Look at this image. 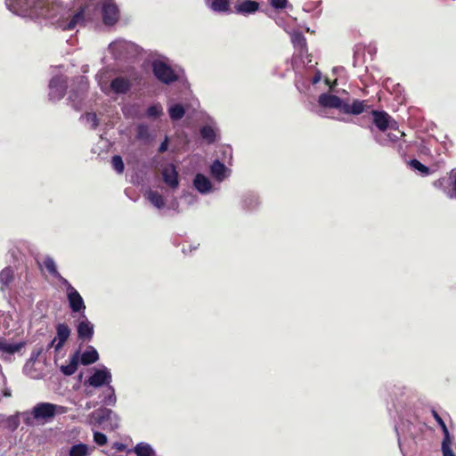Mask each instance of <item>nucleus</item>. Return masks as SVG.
<instances>
[{"mask_svg":"<svg viewBox=\"0 0 456 456\" xmlns=\"http://www.w3.org/2000/svg\"><path fill=\"white\" fill-rule=\"evenodd\" d=\"M112 448L115 449L117 452H123L126 449V445L122 443L117 442L113 444Z\"/></svg>","mask_w":456,"mask_h":456,"instance_id":"53","label":"nucleus"},{"mask_svg":"<svg viewBox=\"0 0 456 456\" xmlns=\"http://www.w3.org/2000/svg\"><path fill=\"white\" fill-rule=\"evenodd\" d=\"M44 266L53 277L59 276V272L55 261L51 256L45 257L43 261Z\"/></svg>","mask_w":456,"mask_h":456,"instance_id":"39","label":"nucleus"},{"mask_svg":"<svg viewBox=\"0 0 456 456\" xmlns=\"http://www.w3.org/2000/svg\"><path fill=\"white\" fill-rule=\"evenodd\" d=\"M322 78V73L321 71L317 70L314 76V77L312 78V84L313 85H316L317 83L320 82Z\"/></svg>","mask_w":456,"mask_h":456,"instance_id":"54","label":"nucleus"},{"mask_svg":"<svg viewBox=\"0 0 456 456\" xmlns=\"http://www.w3.org/2000/svg\"><path fill=\"white\" fill-rule=\"evenodd\" d=\"M67 299L72 313L85 314L86 305L84 299L76 289H69V292L67 293Z\"/></svg>","mask_w":456,"mask_h":456,"instance_id":"13","label":"nucleus"},{"mask_svg":"<svg viewBox=\"0 0 456 456\" xmlns=\"http://www.w3.org/2000/svg\"><path fill=\"white\" fill-rule=\"evenodd\" d=\"M108 456H117L116 452H106Z\"/></svg>","mask_w":456,"mask_h":456,"instance_id":"60","label":"nucleus"},{"mask_svg":"<svg viewBox=\"0 0 456 456\" xmlns=\"http://www.w3.org/2000/svg\"><path fill=\"white\" fill-rule=\"evenodd\" d=\"M206 5L215 12L231 13L232 10L229 0H204Z\"/></svg>","mask_w":456,"mask_h":456,"instance_id":"17","label":"nucleus"},{"mask_svg":"<svg viewBox=\"0 0 456 456\" xmlns=\"http://www.w3.org/2000/svg\"><path fill=\"white\" fill-rule=\"evenodd\" d=\"M1 378H2L3 383L4 384V376L1 375Z\"/></svg>","mask_w":456,"mask_h":456,"instance_id":"62","label":"nucleus"},{"mask_svg":"<svg viewBox=\"0 0 456 456\" xmlns=\"http://www.w3.org/2000/svg\"><path fill=\"white\" fill-rule=\"evenodd\" d=\"M107 422H109V427L110 428V423H114V419H109Z\"/></svg>","mask_w":456,"mask_h":456,"instance_id":"59","label":"nucleus"},{"mask_svg":"<svg viewBox=\"0 0 456 456\" xmlns=\"http://www.w3.org/2000/svg\"><path fill=\"white\" fill-rule=\"evenodd\" d=\"M259 8V4L256 1L252 0H246L240 4H237L234 6V10H232V12H235L237 14H251L256 12Z\"/></svg>","mask_w":456,"mask_h":456,"instance_id":"21","label":"nucleus"},{"mask_svg":"<svg viewBox=\"0 0 456 456\" xmlns=\"http://www.w3.org/2000/svg\"><path fill=\"white\" fill-rule=\"evenodd\" d=\"M144 197L158 210L165 208L166 199L158 191L149 189L145 191Z\"/></svg>","mask_w":456,"mask_h":456,"instance_id":"16","label":"nucleus"},{"mask_svg":"<svg viewBox=\"0 0 456 456\" xmlns=\"http://www.w3.org/2000/svg\"><path fill=\"white\" fill-rule=\"evenodd\" d=\"M290 37L294 47L299 52L301 55L307 52L306 40L301 32L293 31L290 33Z\"/></svg>","mask_w":456,"mask_h":456,"instance_id":"26","label":"nucleus"},{"mask_svg":"<svg viewBox=\"0 0 456 456\" xmlns=\"http://www.w3.org/2000/svg\"><path fill=\"white\" fill-rule=\"evenodd\" d=\"M94 442L96 444L102 446L107 444L108 438H107L106 435H104L103 433L99 432V431H94Z\"/></svg>","mask_w":456,"mask_h":456,"instance_id":"44","label":"nucleus"},{"mask_svg":"<svg viewBox=\"0 0 456 456\" xmlns=\"http://www.w3.org/2000/svg\"><path fill=\"white\" fill-rule=\"evenodd\" d=\"M76 83L77 89L70 91L68 100L76 110H80L88 88V82L86 77H78L76 79Z\"/></svg>","mask_w":456,"mask_h":456,"instance_id":"5","label":"nucleus"},{"mask_svg":"<svg viewBox=\"0 0 456 456\" xmlns=\"http://www.w3.org/2000/svg\"><path fill=\"white\" fill-rule=\"evenodd\" d=\"M200 135L209 144L216 141V132L210 126H202L200 128Z\"/></svg>","mask_w":456,"mask_h":456,"instance_id":"37","label":"nucleus"},{"mask_svg":"<svg viewBox=\"0 0 456 456\" xmlns=\"http://www.w3.org/2000/svg\"><path fill=\"white\" fill-rule=\"evenodd\" d=\"M396 151L401 155L404 156L406 154V145L405 141L401 138L395 144L392 146Z\"/></svg>","mask_w":456,"mask_h":456,"instance_id":"45","label":"nucleus"},{"mask_svg":"<svg viewBox=\"0 0 456 456\" xmlns=\"http://www.w3.org/2000/svg\"><path fill=\"white\" fill-rule=\"evenodd\" d=\"M109 52L115 60H126L138 53V46L125 39H117L111 42L108 47Z\"/></svg>","mask_w":456,"mask_h":456,"instance_id":"3","label":"nucleus"},{"mask_svg":"<svg viewBox=\"0 0 456 456\" xmlns=\"http://www.w3.org/2000/svg\"><path fill=\"white\" fill-rule=\"evenodd\" d=\"M110 93L113 92L117 94H126L131 87V83L128 79L118 77L113 79L109 85Z\"/></svg>","mask_w":456,"mask_h":456,"instance_id":"18","label":"nucleus"},{"mask_svg":"<svg viewBox=\"0 0 456 456\" xmlns=\"http://www.w3.org/2000/svg\"><path fill=\"white\" fill-rule=\"evenodd\" d=\"M40 352H32L31 354V356L29 358V360L27 362V363L25 364L24 366V370H26L27 368L30 365V364H33L35 362V361L37 360V358L38 357Z\"/></svg>","mask_w":456,"mask_h":456,"instance_id":"51","label":"nucleus"},{"mask_svg":"<svg viewBox=\"0 0 456 456\" xmlns=\"http://www.w3.org/2000/svg\"><path fill=\"white\" fill-rule=\"evenodd\" d=\"M168 114L173 121L180 120L185 114V109L180 103H175L168 108Z\"/></svg>","mask_w":456,"mask_h":456,"instance_id":"33","label":"nucleus"},{"mask_svg":"<svg viewBox=\"0 0 456 456\" xmlns=\"http://www.w3.org/2000/svg\"><path fill=\"white\" fill-rule=\"evenodd\" d=\"M241 208L248 212L255 211L259 207V199L253 192H247L241 196Z\"/></svg>","mask_w":456,"mask_h":456,"instance_id":"20","label":"nucleus"},{"mask_svg":"<svg viewBox=\"0 0 456 456\" xmlns=\"http://www.w3.org/2000/svg\"><path fill=\"white\" fill-rule=\"evenodd\" d=\"M93 416L99 424H104L109 420V419H114V423H110V430L116 429L119 426V418L110 409H98L93 413Z\"/></svg>","mask_w":456,"mask_h":456,"instance_id":"12","label":"nucleus"},{"mask_svg":"<svg viewBox=\"0 0 456 456\" xmlns=\"http://www.w3.org/2000/svg\"><path fill=\"white\" fill-rule=\"evenodd\" d=\"M56 335L48 345V348L53 347L54 351L59 352L68 341L71 330L66 323H58L56 325Z\"/></svg>","mask_w":456,"mask_h":456,"instance_id":"9","label":"nucleus"},{"mask_svg":"<svg viewBox=\"0 0 456 456\" xmlns=\"http://www.w3.org/2000/svg\"><path fill=\"white\" fill-rule=\"evenodd\" d=\"M183 196L185 198H189V201H188L189 204H191L196 201V197L194 195H192L191 193L184 194Z\"/></svg>","mask_w":456,"mask_h":456,"instance_id":"56","label":"nucleus"},{"mask_svg":"<svg viewBox=\"0 0 456 456\" xmlns=\"http://www.w3.org/2000/svg\"><path fill=\"white\" fill-rule=\"evenodd\" d=\"M92 449L86 444L79 443L73 444L69 450V456H88Z\"/></svg>","mask_w":456,"mask_h":456,"instance_id":"30","label":"nucleus"},{"mask_svg":"<svg viewBox=\"0 0 456 456\" xmlns=\"http://www.w3.org/2000/svg\"><path fill=\"white\" fill-rule=\"evenodd\" d=\"M167 209L173 210L175 213H179V202L176 199H173L167 206Z\"/></svg>","mask_w":456,"mask_h":456,"instance_id":"50","label":"nucleus"},{"mask_svg":"<svg viewBox=\"0 0 456 456\" xmlns=\"http://www.w3.org/2000/svg\"><path fill=\"white\" fill-rule=\"evenodd\" d=\"M287 0H270L271 5L275 9H283L286 7Z\"/></svg>","mask_w":456,"mask_h":456,"instance_id":"48","label":"nucleus"},{"mask_svg":"<svg viewBox=\"0 0 456 456\" xmlns=\"http://www.w3.org/2000/svg\"><path fill=\"white\" fill-rule=\"evenodd\" d=\"M20 418L21 412H16L15 414L7 417L4 420L5 428L11 432L15 431L20 425Z\"/></svg>","mask_w":456,"mask_h":456,"instance_id":"35","label":"nucleus"},{"mask_svg":"<svg viewBox=\"0 0 456 456\" xmlns=\"http://www.w3.org/2000/svg\"><path fill=\"white\" fill-rule=\"evenodd\" d=\"M366 107L365 101L354 100L351 104L344 102L342 112L345 114L359 115L365 110Z\"/></svg>","mask_w":456,"mask_h":456,"instance_id":"24","label":"nucleus"},{"mask_svg":"<svg viewBox=\"0 0 456 456\" xmlns=\"http://www.w3.org/2000/svg\"><path fill=\"white\" fill-rule=\"evenodd\" d=\"M318 103L323 108L338 109L342 111L344 101L337 95L324 93L319 95Z\"/></svg>","mask_w":456,"mask_h":456,"instance_id":"15","label":"nucleus"},{"mask_svg":"<svg viewBox=\"0 0 456 456\" xmlns=\"http://www.w3.org/2000/svg\"><path fill=\"white\" fill-rule=\"evenodd\" d=\"M136 138L139 140H148L151 136L149 126L145 124H139L136 128Z\"/></svg>","mask_w":456,"mask_h":456,"instance_id":"40","label":"nucleus"},{"mask_svg":"<svg viewBox=\"0 0 456 456\" xmlns=\"http://www.w3.org/2000/svg\"><path fill=\"white\" fill-rule=\"evenodd\" d=\"M162 180L164 183L172 191L179 187V173L174 164H168L162 168L161 171Z\"/></svg>","mask_w":456,"mask_h":456,"instance_id":"10","label":"nucleus"},{"mask_svg":"<svg viewBox=\"0 0 456 456\" xmlns=\"http://www.w3.org/2000/svg\"><path fill=\"white\" fill-rule=\"evenodd\" d=\"M452 443H442V453L443 456H456L452 449Z\"/></svg>","mask_w":456,"mask_h":456,"instance_id":"46","label":"nucleus"},{"mask_svg":"<svg viewBox=\"0 0 456 456\" xmlns=\"http://www.w3.org/2000/svg\"><path fill=\"white\" fill-rule=\"evenodd\" d=\"M405 134L403 132L399 131L398 134L388 133L386 135L383 134H376L374 139L377 143L381 146H393L401 138H403Z\"/></svg>","mask_w":456,"mask_h":456,"instance_id":"19","label":"nucleus"},{"mask_svg":"<svg viewBox=\"0 0 456 456\" xmlns=\"http://www.w3.org/2000/svg\"><path fill=\"white\" fill-rule=\"evenodd\" d=\"M227 167L217 159L210 167L211 175L218 182H222L227 177Z\"/></svg>","mask_w":456,"mask_h":456,"instance_id":"25","label":"nucleus"},{"mask_svg":"<svg viewBox=\"0 0 456 456\" xmlns=\"http://www.w3.org/2000/svg\"><path fill=\"white\" fill-rule=\"evenodd\" d=\"M296 86L299 89V86H298V82L297 81L296 82Z\"/></svg>","mask_w":456,"mask_h":456,"instance_id":"63","label":"nucleus"},{"mask_svg":"<svg viewBox=\"0 0 456 456\" xmlns=\"http://www.w3.org/2000/svg\"><path fill=\"white\" fill-rule=\"evenodd\" d=\"M98 360L99 354L93 346H88L82 354L79 353V362L82 365H90L96 362Z\"/></svg>","mask_w":456,"mask_h":456,"instance_id":"23","label":"nucleus"},{"mask_svg":"<svg viewBox=\"0 0 456 456\" xmlns=\"http://www.w3.org/2000/svg\"><path fill=\"white\" fill-rule=\"evenodd\" d=\"M102 15L105 25H114L119 18V10L114 0H105L102 3Z\"/></svg>","mask_w":456,"mask_h":456,"instance_id":"8","label":"nucleus"},{"mask_svg":"<svg viewBox=\"0 0 456 456\" xmlns=\"http://www.w3.org/2000/svg\"><path fill=\"white\" fill-rule=\"evenodd\" d=\"M68 86L67 78L64 76H55L49 82V99L58 102L65 95Z\"/></svg>","mask_w":456,"mask_h":456,"instance_id":"6","label":"nucleus"},{"mask_svg":"<svg viewBox=\"0 0 456 456\" xmlns=\"http://www.w3.org/2000/svg\"><path fill=\"white\" fill-rule=\"evenodd\" d=\"M86 123L89 125L91 129H95L98 126V118L95 113L89 112L82 117Z\"/></svg>","mask_w":456,"mask_h":456,"instance_id":"43","label":"nucleus"},{"mask_svg":"<svg viewBox=\"0 0 456 456\" xmlns=\"http://www.w3.org/2000/svg\"><path fill=\"white\" fill-rule=\"evenodd\" d=\"M410 166L411 168L420 172L423 175H428L429 174V168L419 162L418 159H411L410 161Z\"/></svg>","mask_w":456,"mask_h":456,"instance_id":"42","label":"nucleus"},{"mask_svg":"<svg viewBox=\"0 0 456 456\" xmlns=\"http://www.w3.org/2000/svg\"><path fill=\"white\" fill-rule=\"evenodd\" d=\"M12 281L13 270L11 267H5L0 272V284L2 291L8 289Z\"/></svg>","mask_w":456,"mask_h":456,"instance_id":"29","label":"nucleus"},{"mask_svg":"<svg viewBox=\"0 0 456 456\" xmlns=\"http://www.w3.org/2000/svg\"><path fill=\"white\" fill-rule=\"evenodd\" d=\"M95 78L98 82V86H100L101 90L106 94H110V87H109V71L105 69H101L96 75Z\"/></svg>","mask_w":456,"mask_h":456,"instance_id":"31","label":"nucleus"},{"mask_svg":"<svg viewBox=\"0 0 456 456\" xmlns=\"http://www.w3.org/2000/svg\"><path fill=\"white\" fill-rule=\"evenodd\" d=\"M163 114V107L159 102L151 105L146 111L148 118H157Z\"/></svg>","mask_w":456,"mask_h":456,"instance_id":"38","label":"nucleus"},{"mask_svg":"<svg viewBox=\"0 0 456 456\" xmlns=\"http://www.w3.org/2000/svg\"><path fill=\"white\" fill-rule=\"evenodd\" d=\"M396 432H397V436H398V444H399V446L401 448V451H403L402 439H401V436H400L399 431H398L397 428H396Z\"/></svg>","mask_w":456,"mask_h":456,"instance_id":"58","label":"nucleus"},{"mask_svg":"<svg viewBox=\"0 0 456 456\" xmlns=\"http://www.w3.org/2000/svg\"><path fill=\"white\" fill-rule=\"evenodd\" d=\"M22 344L9 343L5 339H0V351L7 354H14L20 350Z\"/></svg>","mask_w":456,"mask_h":456,"instance_id":"36","label":"nucleus"},{"mask_svg":"<svg viewBox=\"0 0 456 456\" xmlns=\"http://www.w3.org/2000/svg\"><path fill=\"white\" fill-rule=\"evenodd\" d=\"M167 148H168V138L166 136L165 140L160 143V145L159 147V152L163 153L167 151Z\"/></svg>","mask_w":456,"mask_h":456,"instance_id":"52","label":"nucleus"},{"mask_svg":"<svg viewBox=\"0 0 456 456\" xmlns=\"http://www.w3.org/2000/svg\"><path fill=\"white\" fill-rule=\"evenodd\" d=\"M432 415H433L434 419L436 420L437 424L440 426V428L443 430L444 439H443L442 443H445V444L446 443H452V437L450 436V432H449V430L447 428L446 424L443 420V419L440 417V415L435 410H432Z\"/></svg>","mask_w":456,"mask_h":456,"instance_id":"34","label":"nucleus"},{"mask_svg":"<svg viewBox=\"0 0 456 456\" xmlns=\"http://www.w3.org/2000/svg\"><path fill=\"white\" fill-rule=\"evenodd\" d=\"M197 246H194L193 248L190 245V251H191L192 249H197Z\"/></svg>","mask_w":456,"mask_h":456,"instance_id":"61","label":"nucleus"},{"mask_svg":"<svg viewBox=\"0 0 456 456\" xmlns=\"http://www.w3.org/2000/svg\"><path fill=\"white\" fill-rule=\"evenodd\" d=\"M111 165L118 174H122L124 172L125 165L119 155H115L111 158Z\"/></svg>","mask_w":456,"mask_h":456,"instance_id":"41","label":"nucleus"},{"mask_svg":"<svg viewBox=\"0 0 456 456\" xmlns=\"http://www.w3.org/2000/svg\"><path fill=\"white\" fill-rule=\"evenodd\" d=\"M374 125L382 132L389 126L390 116L385 111L372 110Z\"/></svg>","mask_w":456,"mask_h":456,"instance_id":"22","label":"nucleus"},{"mask_svg":"<svg viewBox=\"0 0 456 456\" xmlns=\"http://www.w3.org/2000/svg\"><path fill=\"white\" fill-rule=\"evenodd\" d=\"M55 278L58 279L63 286H65L67 293L69 292V289H75L67 279L61 275V273H59V276H56Z\"/></svg>","mask_w":456,"mask_h":456,"instance_id":"49","label":"nucleus"},{"mask_svg":"<svg viewBox=\"0 0 456 456\" xmlns=\"http://www.w3.org/2000/svg\"><path fill=\"white\" fill-rule=\"evenodd\" d=\"M4 4L16 15L45 20L64 31L84 26L86 20L85 8L73 12L60 0H5Z\"/></svg>","mask_w":456,"mask_h":456,"instance_id":"1","label":"nucleus"},{"mask_svg":"<svg viewBox=\"0 0 456 456\" xmlns=\"http://www.w3.org/2000/svg\"><path fill=\"white\" fill-rule=\"evenodd\" d=\"M77 338L83 341H90L94 337V326L86 314L81 315V319L77 325Z\"/></svg>","mask_w":456,"mask_h":456,"instance_id":"11","label":"nucleus"},{"mask_svg":"<svg viewBox=\"0 0 456 456\" xmlns=\"http://www.w3.org/2000/svg\"><path fill=\"white\" fill-rule=\"evenodd\" d=\"M3 395H4V396H5V397H9V396H11V390H10V389H8V388L4 389V390L3 391Z\"/></svg>","mask_w":456,"mask_h":456,"instance_id":"57","label":"nucleus"},{"mask_svg":"<svg viewBox=\"0 0 456 456\" xmlns=\"http://www.w3.org/2000/svg\"><path fill=\"white\" fill-rule=\"evenodd\" d=\"M67 412L68 408L65 406L40 402L36 403L29 411H22L21 418L28 427H33L35 424L51 423L56 417Z\"/></svg>","mask_w":456,"mask_h":456,"instance_id":"2","label":"nucleus"},{"mask_svg":"<svg viewBox=\"0 0 456 456\" xmlns=\"http://www.w3.org/2000/svg\"><path fill=\"white\" fill-rule=\"evenodd\" d=\"M444 182H445V178H440V179H438V180L435 181V182L433 183V185H434L436 188H439V189H440V188H442V187L444 186Z\"/></svg>","mask_w":456,"mask_h":456,"instance_id":"55","label":"nucleus"},{"mask_svg":"<svg viewBox=\"0 0 456 456\" xmlns=\"http://www.w3.org/2000/svg\"><path fill=\"white\" fill-rule=\"evenodd\" d=\"M117 402L114 387L110 385L106 387L102 395V403L104 405L114 406Z\"/></svg>","mask_w":456,"mask_h":456,"instance_id":"32","label":"nucleus"},{"mask_svg":"<svg viewBox=\"0 0 456 456\" xmlns=\"http://www.w3.org/2000/svg\"><path fill=\"white\" fill-rule=\"evenodd\" d=\"M450 178L452 180V192H449L448 195L451 199H456V169H452L450 173Z\"/></svg>","mask_w":456,"mask_h":456,"instance_id":"47","label":"nucleus"},{"mask_svg":"<svg viewBox=\"0 0 456 456\" xmlns=\"http://www.w3.org/2000/svg\"><path fill=\"white\" fill-rule=\"evenodd\" d=\"M79 364V351H76L72 355L69 357V362L67 365H62L61 367V372L66 376H71L74 374L78 367Z\"/></svg>","mask_w":456,"mask_h":456,"instance_id":"27","label":"nucleus"},{"mask_svg":"<svg viewBox=\"0 0 456 456\" xmlns=\"http://www.w3.org/2000/svg\"><path fill=\"white\" fill-rule=\"evenodd\" d=\"M136 456H157L154 448L146 442L138 443L133 449Z\"/></svg>","mask_w":456,"mask_h":456,"instance_id":"28","label":"nucleus"},{"mask_svg":"<svg viewBox=\"0 0 456 456\" xmlns=\"http://www.w3.org/2000/svg\"><path fill=\"white\" fill-rule=\"evenodd\" d=\"M112 381V375L110 370L104 365L98 369H94L93 374L86 380V384L94 387H100L102 386H110Z\"/></svg>","mask_w":456,"mask_h":456,"instance_id":"7","label":"nucleus"},{"mask_svg":"<svg viewBox=\"0 0 456 456\" xmlns=\"http://www.w3.org/2000/svg\"><path fill=\"white\" fill-rule=\"evenodd\" d=\"M192 184L195 190L202 195L209 194L214 191V186L211 181L203 174H197L193 178Z\"/></svg>","mask_w":456,"mask_h":456,"instance_id":"14","label":"nucleus"},{"mask_svg":"<svg viewBox=\"0 0 456 456\" xmlns=\"http://www.w3.org/2000/svg\"><path fill=\"white\" fill-rule=\"evenodd\" d=\"M152 72L156 78L163 84L169 85L178 79V75L163 60H154L151 64Z\"/></svg>","mask_w":456,"mask_h":456,"instance_id":"4","label":"nucleus"}]
</instances>
